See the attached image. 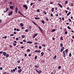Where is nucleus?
<instances>
[{"label": "nucleus", "instance_id": "1", "mask_svg": "<svg viewBox=\"0 0 74 74\" xmlns=\"http://www.w3.org/2000/svg\"><path fill=\"white\" fill-rule=\"evenodd\" d=\"M32 22L35 25H36V26L38 28V29H39L40 30H41V28L40 27H38V25H37V24L36 23H35L33 21H32Z\"/></svg>", "mask_w": 74, "mask_h": 74}, {"label": "nucleus", "instance_id": "2", "mask_svg": "<svg viewBox=\"0 0 74 74\" xmlns=\"http://www.w3.org/2000/svg\"><path fill=\"white\" fill-rule=\"evenodd\" d=\"M35 71H36V72H37V73H38V74H40V73H42V71H41V70H39V71H38V70H37V69L36 68L35 69Z\"/></svg>", "mask_w": 74, "mask_h": 74}, {"label": "nucleus", "instance_id": "3", "mask_svg": "<svg viewBox=\"0 0 74 74\" xmlns=\"http://www.w3.org/2000/svg\"><path fill=\"white\" fill-rule=\"evenodd\" d=\"M12 11H10L9 12L8 14V15L11 16V15H12Z\"/></svg>", "mask_w": 74, "mask_h": 74}, {"label": "nucleus", "instance_id": "4", "mask_svg": "<svg viewBox=\"0 0 74 74\" xmlns=\"http://www.w3.org/2000/svg\"><path fill=\"white\" fill-rule=\"evenodd\" d=\"M23 7H25V8L26 10H27V8H28V7H27V6L26 5H24L23 6Z\"/></svg>", "mask_w": 74, "mask_h": 74}, {"label": "nucleus", "instance_id": "5", "mask_svg": "<svg viewBox=\"0 0 74 74\" xmlns=\"http://www.w3.org/2000/svg\"><path fill=\"white\" fill-rule=\"evenodd\" d=\"M37 35H38V34L37 33H36L35 34L34 36H33V37L34 38H35V37H36V36H37Z\"/></svg>", "mask_w": 74, "mask_h": 74}, {"label": "nucleus", "instance_id": "6", "mask_svg": "<svg viewBox=\"0 0 74 74\" xmlns=\"http://www.w3.org/2000/svg\"><path fill=\"white\" fill-rule=\"evenodd\" d=\"M10 8L11 10H14V6H10Z\"/></svg>", "mask_w": 74, "mask_h": 74}, {"label": "nucleus", "instance_id": "7", "mask_svg": "<svg viewBox=\"0 0 74 74\" xmlns=\"http://www.w3.org/2000/svg\"><path fill=\"white\" fill-rule=\"evenodd\" d=\"M64 47H62V48L61 49L60 51L61 52H62V51H63L64 50Z\"/></svg>", "mask_w": 74, "mask_h": 74}, {"label": "nucleus", "instance_id": "8", "mask_svg": "<svg viewBox=\"0 0 74 74\" xmlns=\"http://www.w3.org/2000/svg\"><path fill=\"white\" fill-rule=\"evenodd\" d=\"M3 54L4 56H6L7 53H6V52H4L3 53Z\"/></svg>", "mask_w": 74, "mask_h": 74}, {"label": "nucleus", "instance_id": "9", "mask_svg": "<svg viewBox=\"0 0 74 74\" xmlns=\"http://www.w3.org/2000/svg\"><path fill=\"white\" fill-rule=\"evenodd\" d=\"M8 8L6 9V11H4V13H5V12H7V11H8Z\"/></svg>", "mask_w": 74, "mask_h": 74}, {"label": "nucleus", "instance_id": "10", "mask_svg": "<svg viewBox=\"0 0 74 74\" xmlns=\"http://www.w3.org/2000/svg\"><path fill=\"white\" fill-rule=\"evenodd\" d=\"M63 53L64 54V58H66V55L65 54V51H63Z\"/></svg>", "mask_w": 74, "mask_h": 74}, {"label": "nucleus", "instance_id": "11", "mask_svg": "<svg viewBox=\"0 0 74 74\" xmlns=\"http://www.w3.org/2000/svg\"><path fill=\"white\" fill-rule=\"evenodd\" d=\"M22 69H19L18 71V73H21V72H22Z\"/></svg>", "mask_w": 74, "mask_h": 74}, {"label": "nucleus", "instance_id": "12", "mask_svg": "<svg viewBox=\"0 0 74 74\" xmlns=\"http://www.w3.org/2000/svg\"><path fill=\"white\" fill-rule=\"evenodd\" d=\"M26 42L28 43V44H32L33 43V42L32 41Z\"/></svg>", "mask_w": 74, "mask_h": 74}, {"label": "nucleus", "instance_id": "13", "mask_svg": "<svg viewBox=\"0 0 74 74\" xmlns=\"http://www.w3.org/2000/svg\"><path fill=\"white\" fill-rule=\"evenodd\" d=\"M58 5L61 8H63V6L61 5V4H59V3H58Z\"/></svg>", "mask_w": 74, "mask_h": 74}, {"label": "nucleus", "instance_id": "14", "mask_svg": "<svg viewBox=\"0 0 74 74\" xmlns=\"http://www.w3.org/2000/svg\"><path fill=\"white\" fill-rule=\"evenodd\" d=\"M18 11V8L17 7L16 8L15 10V12L16 13Z\"/></svg>", "mask_w": 74, "mask_h": 74}, {"label": "nucleus", "instance_id": "15", "mask_svg": "<svg viewBox=\"0 0 74 74\" xmlns=\"http://www.w3.org/2000/svg\"><path fill=\"white\" fill-rule=\"evenodd\" d=\"M68 49H67L65 51V53H67V52H68Z\"/></svg>", "mask_w": 74, "mask_h": 74}, {"label": "nucleus", "instance_id": "16", "mask_svg": "<svg viewBox=\"0 0 74 74\" xmlns=\"http://www.w3.org/2000/svg\"><path fill=\"white\" fill-rule=\"evenodd\" d=\"M60 40H63V37L62 36H61Z\"/></svg>", "mask_w": 74, "mask_h": 74}, {"label": "nucleus", "instance_id": "17", "mask_svg": "<svg viewBox=\"0 0 74 74\" xmlns=\"http://www.w3.org/2000/svg\"><path fill=\"white\" fill-rule=\"evenodd\" d=\"M56 59V55H55V56L53 58V59Z\"/></svg>", "mask_w": 74, "mask_h": 74}, {"label": "nucleus", "instance_id": "18", "mask_svg": "<svg viewBox=\"0 0 74 74\" xmlns=\"http://www.w3.org/2000/svg\"><path fill=\"white\" fill-rule=\"evenodd\" d=\"M41 22L43 24H45V21L44 20H41Z\"/></svg>", "mask_w": 74, "mask_h": 74}, {"label": "nucleus", "instance_id": "19", "mask_svg": "<svg viewBox=\"0 0 74 74\" xmlns=\"http://www.w3.org/2000/svg\"><path fill=\"white\" fill-rule=\"evenodd\" d=\"M35 19H36V20H37V19H40V18L39 17H35Z\"/></svg>", "mask_w": 74, "mask_h": 74}, {"label": "nucleus", "instance_id": "20", "mask_svg": "<svg viewBox=\"0 0 74 74\" xmlns=\"http://www.w3.org/2000/svg\"><path fill=\"white\" fill-rule=\"evenodd\" d=\"M20 25L21 27H23V23H21L20 24Z\"/></svg>", "mask_w": 74, "mask_h": 74}, {"label": "nucleus", "instance_id": "21", "mask_svg": "<svg viewBox=\"0 0 74 74\" xmlns=\"http://www.w3.org/2000/svg\"><path fill=\"white\" fill-rule=\"evenodd\" d=\"M60 47L62 48V47H63V44L61 43L60 44Z\"/></svg>", "mask_w": 74, "mask_h": 74}, {"label": "nucleus", "instance_id": "22", "mask_svg": "<svg viewBox=\"0 0 74 74\" xmlns=\"http://www.w3.org/2000/svg\"><path fill=\"white\" fill-rule=\"evenodd\" d=\"M67 3H68V1H66L65 2V4H67Z\"/></svg>", "mask_w": 74, "mask_h": 74}, {"label": "nucleus", "instance_id": "23", "mask_svg": "<svg viewBox=\"0 0 74 74\" xmlns=\"http://www.w3.org/2000/svg\"><path fill=\"white\" fill-rule=\"evenodd\" d=\"M52 10H51V11L52 12H53V11H54V8H52Z\"/></svg>", "mask_w": 74, "mask_h": 74}, {"label": "nucleus", "instance_id": "24", "mask_svg": "<svg viewBox=\"0 0 74 74\" xmlns=\"http://www.w3.org/2000/svg\"><path fill=\"white\" fill-rule=\"evenodd\" d=\"M6 58H8V57H9V55H8V54H7L6 55Z\"/></svg>", "mask_w": 74, "mask_h": 74}, {"label": "nucleus", "instance_id": "25", "mask_svg": "<svg viewBox=\"0 0 74 74\" xmlns=\"http://www.w3.org/2000/svg\"><path fill=\"white\" fill-rule=\"evenodd\" d=\"M13 45L14 46H16V43H15L14 42L13 43Z\"/></svg>", "mask_w": 74, "mask_h": 74}, {"label": "nucleus", "instance_id": "26", "mask_svg": "<svg viewBox=\"0 0 74 74\" xmlns=\"http://www.w3.org/2000/svg\"><path fill=\"white\" fill-rule=\"evenodd\" d=\"M43 13L44 14H45V15H46V14H47V12H45V10L43 11Z\"/></svg>", "mask_w": 74, "mask_h": 74}, {"label": "nucleus", "instance_id": "27", "mask_svg": "<svg viewBox=\"0 0 74 74\" xmlns=\"http://www.w3.org/2000/svg\"><path fill=\"white\" fill-rule=\"evenodd\" d=\"M25 32H29V30H28L27 29L25 30Z\"/></svg>", "mask_w": 74, "mask_h": 74}, {"label": "nucleus", "instance_id": "28", "mask_svg": "<svg viewBox=\"0 0 74 74\" xmlns=\"http://www.w3.org/2000/svg\"><path fill=\"white\" fill-rule=\"evenodd\" d=\"M41 55H42V56H43V55H44V53L43 52H42L41 53Z\"/></svg>", "mask_w": 74, "mask_h": 74}, {"label": "nucleus", "instance_id": "29", "mask_svg": "<svg viewBox=\"0 0 74 74\" xmlns=\"http://www.w3.org/2000/svg\"><path fill=\"white\" fill-rule=\"evenodd\" d=\"M58 69H61V66H59L58 67Z\"/></svg>", "mask_w": 74, "mask_h": 74}, {"label": "nucleus", "instance_id": "30", "mask_svg": "<svg viewBox=\"0 0 74 74\" xmlns=\"http://www.w3.org/2000/svg\"><path fill=\"white\" fill-rule=\"evenodd\" d=\"M18 13H19V14H20L21 15H22V13H21V12H20V11H18Z\"/></svg>", "mask_w": 74, "mask_h": 74}, {"label": "nucleus", "instance_id": "31", "mask_svg": "<svg viewBox=\"0 0 74 74\" xmlns=\"http://www.w3.org/2000/svg\"><path fill=\"white\" fill-rule=\"evenodd\" d=\"M71 14V12H69V13H67V15L68 16V15H69V14Z\"/></svg>", "mask_w": 74, "mask_h": 74}, {"label": "nucleus", "instance_id": "32", "mask_svg": "<svg viewBox=\"0 0 74 74\" xmlns=\"http://www.w3.org/2000/svg\"><path fill=\"white\" fill-rule=\"evenodd\" d=\"M67 27L68 29H71V28H70L69 26H68Z\"/></svg>", "mask_w": 74, "mask_h": 74}, {"label": "nucleus", "instance_id": "33", "mask_svg": "<svg viewBox=\"0 0 74 74\" xmlns=\"http://www.w3.org/2000/svg\"><path fill=\"white\" fill-rule=\"evenodd\" d=\"M67 33H68V32H67V31H65L64 33L65 34H67Z\"/></svg>", "mask_w": 74, "mask_h": 74}, {"label": "nucleus", "instance_id": "34", "mask_svg": "<svg viewBox=\"0 0 74 74\" xmlns=\"http://www.w3.org/2000/svg\"><path fill=\"white\" fill-rule=\"evenodd\" d=\"M46 18V21H49V19L48 18V17H47Z\"/></svg>", "mask_w": 74, "mask_h": 74}, {"label": "nucleus", "instance_id": "35", "mask_svg": "<svg viewBox=\"0 0 74 74\" xmlns=\"http://www.w3.org/2000/svg\"><path fill=\"white\" fill-rule=\"evenodd\" d=\"M34 4V3H31L30 4V5H31V6H32V5H33V4Z\"/></svg>", "mask_w": 74, "mask_h": 74}, {"label": "nucleus", "instance_id": "36", "mask_svg": "<svg viewBox=\"0 0 74 74\" xmlns=\"http://www.w3.org/2000/svg\"><path fill=\"white\" fill-rule=\"evenodd\" d=\"M27 52H30V49H27Z\"/></svg>", "mask_w": 74, "mask_h": 74}, {"label": "nucleus", "instance_id": "37", "mask_svg": "<svg viewBox=\"0 0 74 74\" xmlns=\"http://www.w3.org/2000/svg\"><path fill=\"white\" fill-rule=\"evenodd\" d=\"M3 52V51H0V54H2Z\"/></svg>", "mask_w": 74, "mask_h": 74}, {"label": "nucleus", "instance_id": "38", "mask_svg": "<svg viewBox=\"0 0 74 74\" xmlns=\"http://www.w3.org/2000/svg\"><path fill=\"white\" fill-rule=\"evenodd\" d=\"M42 46L44 47H46V45L45 44H43L42 45Z\"/></svg>", "mask_w": 74, "mask_h": 74}, {"label": "nucleus", "instance_id": "39", "mask_svg": "<svg viewBox=\"0 0 74 74\" xmlns=\"http://www.w3.org/2000/svg\"><path fill=\"white\" fill-rule=\"evenodd\" d=\"M21 37L22 38H25V36L24 35H23Z\"/></svg>", "mask_w": 74, "mask_h": 74}, {"label": "nucleus", "instance_id": "40", "mask_svg": "<svg viewBox=\"0 0 74 74\" xmlns=\"http://www.w3.org/2000/svg\"><path fill=\"white\" fill-rule=\"evenodd\" d=\"M19 31H20V29H16L17 32H19Z\"/></svg>", "mask_w": 74, "mask_h": 74}, {"label": "nucleus", "instance_id": "41", "mask_svg": "<svg viewBox=\"0 0 74 74\" xmlns=\"http://www.w3.org/2000/svg\"><path fill=\"white\" fill-rule=\"evenodd\" d=\"M37 56H36L35 57V59H36H36H37Z\"/></svg>", "mask_w": 74, "mask_h": 74}, {"label": "nucleus", "instance_id": "42", "mask_svg": "<svg viewBox=\"0 0 74 74\" xmlns=\"http://www.w3.org/2000/svg\"><path fill=\"white\" fill-rule=\"evenodd\" d=\"M69 57H70L71 56V53H70L69 54Z\"/></svg>", "mask_w": 74, "mask_h": 74}, {"label": "nucleus", "instance_id": "43", "mask_svg": "<svg viewBox=\"0 0 74 74\" xmlns=\"http://www.w3.org/2000/svg\"><path fill=\"white\" fill-rule=\"evenodd\" d=\"M55 31H56V30H55L53 29L52 30V32H55Z\"/></svg>", "mask_w": 74, "mask_h": 74}, {"label": "nucleus", "instance_id": "44", "mask_svg": "<svg viewBox=\"0 0 74 74\" xmlns=\"http://www.w3.org/2000/svg\"><path fill=\"white\" fill-rule=\"evenodd\" d=\"M34 52H36L37 53H38V51L36 50V51H34Z\"/></svg>", "mask_w": 74, "mask_h": 74}, {"label": "nucleus", "instance_id": "45", "mask_svg": "<svg viewBox=\"0 0 74 74\" xmlns=\"http://www.w3.org/2000/svg\"><path fill=\"white\" fill-rule=\"evenodd\" d=\"M25 57H26L27 56V53H25V55H24Z\"/></svg>", "mask_w": 74, "mask_h": 74}, {"label": "nucleus", "instance_id": "46", "mask_svg": "<svg viewBox=\"0 0 74 74\" xmlns=\"http://www.w3.org/2000/svg\"><path fill=\"white\" fill-rule=\"evenodd\" d=\"M26 40H23V42H26Z\"/></svg>", "mask_w": 74, "mask_h": 74}, {"label": "nucleus", "instance_id": "47", "mask_svg": "<svg viewBox=\"0 0 74 74\" xmlns=\"http://www.w3.org/2000/svg\"><path fill=\"white\" fill-rule=\"evenodd\" d=\"M42 48V47L41 46H39V49H41Z\"/></svg>", "mask_w": 74, "mask_h": 74}, {"label": "nucleus", "instance_id": "48", "mask_svg": "<svg viewBox=\"0 0 74 74\" xmlns=\"http://www.w3.org/2000/svg\"><path fill=\"white\" fill-rule=\"evenodd\" d=\"M10 36H14V34H10Z\"/></svg>", "mask_w": 74, "mask_h": 74}, {"label": "nucleus", "instance_id": "49", "mask_svg": "<svg viewBox=\"0 0 74 74\" xmlns=\"http://www.w3.org/2000/svg\"><path fill=\"white\" fill-rule=\"evenodd\" d=\"M9 47L10 48H12V46H11V45H10L9 46Z\"/></svg>", "mask_w": 74, "mask_h": 74}, {"label": "nucleus", "instance_id": "50", "mask_svg": "<svg viewBox=\"0 0 74 74\" xmlns=\"http://www.w3.org/2000/svg\"><path fill=\"white\" fill-rule=\"evenodd\" d=\"M11 73H14V71H13V70H12V69L11 70Z\"/></svg>", "mask_w": 74, "mask_h": 74}, {"label": "nucleus", "instance_id": "51", "mask_svg": "<svg viewBox=\"0 0 74 74\" xmlns=\"http://www.w3.org/2000/svg\"><path fill=\"white\" fill-rule=\"evenodd\" d=\"M7 37L5 36L4 37H3V38H7Z\"/></svg>", "mask_w": 74, "mask_h": 74}, {"label": "nucleus", "instance_id": "52", "mask_svg": "<svg viewBox=\"0 0 74 74\" xmlns=\"http://www.w3.org/2000/svg\"><path fill=\"white\" fill-rule=\"evenodd\" d=\"M35 67H36V68H38V66H37L36 65H35Z\"/></svg>", "mask_w": 74, "mask_h": 74}, {"label": "nucleus", "instance_id": "53", "mask_svg": "<svg viewBox=\"0 0 74 74\" xmlns=\"http://www.w3.org/2000/svg\"><path fill=\"white\" fill-rule=\"evenodd\" d=\"M9 3H10V4L11 5V4H12V2L11 1V2H9Z\"/></svg>", "mask_w": 74, "mask_h": 74}, {"label": "nucleus", "instance_id": "54", "mask_svg": "<svg viewBox=\"0 0 74 74\" xmlns=\"http://www.w3.org/2000/svg\"><path fill=\"white\" fill-rule=\"evenodd\" d=\"M48 51H49V52H51V49H48Z\"/></svg>", "mask_w": 74, "mask_h": 74}, {"label": "nucleus", "instance_id": "55", "mask_svg": "<svg viewBox=\"0 0 74 74\" xmlns=\"http://www.w3.org/2000/svg\"><path fill=\"white\" fill-rule=\"evenodd\" d=\"M16 40H19V38H16Z\"/></svg>", "mask_w": 74, "mask_h": 74}, {"label": "nucleus", "instance_id": "56", "mask_svg": "<svg viewBox=\"0 0 74 74\" xmlns=\"http://www.w3.org/2000/svg\"><path fill=\"white\" fill-rule=\"evenodd\" d=\"M18 69H21V67L20 66H18Z\"/></svg>", "mask_w": 74, "mask_h": 74}, {"label": "nucleus", "instance_id": "57", "mask_svg": "<svg viewBox=\"0 0 74 74\" xmlns=\"http://www.w3.org/2000/svg\"><path fill=\"white\" fill-rule=\"evenodd\" d=\"M29 28L30 29H32V26H30L29 27Z\"/></svg>", "mask_w": 74, "mask_h": 74}, {"label": "nucleus", "instance_id": "58", "mask_svg": "<svg viewBox=\"0 0 74 74\" xmlns=\"http://www.w3.org/2000/svg\"><path fill=\"white\" fill-rule=\"evenodd\" d=\"M0 69L1 70H3V68H2V67H1L0 68Z\"/></svg>", "mask_w": 74, "mask_h": 74}, {"label": "nucleus", "instance_id": "59", "mask_svg": "<svg viewBox=\"0 0 74 74\" xmlns=\"http://www.w3.org/2000/svg\"><path fill=\"white\" fill-rule=\"evenodd\" d=\"M24 48V47L23 46H22L21 47V49H22L23 48Z\"/></svg>", "mask_w": 74, "mask_h": 74}, {"label": "nucleus", "instance_id": "60", "mask_svg": "<svg viewBox=\"0 0 74 74\" xmlns=\"http://www.w3.org/2000/svg\"><path fill=\"white\" fill-rule=\"evenodd\" d=\"M34 44L35 45H37V42H36L34 43Z\"/></svg>", "mask_w": 74, "mask_h": 74}, {"label": "nucleus", "instance_id": "61", "mask_svg": "<svg viewBox=\"0 0 74 74\" xmlns=\"http://www.w3.org/2000/svg\"><path fill=\"white\" fill-rule=\"evenodd\" d=\"M17 63H20V61L19 60H18V61H17Z\"/></svg>", "mask_w": 74, "mask_h": 74}, {"label": "nucleus", "instance_id": "62", "mask_svg": "<svg viewBox=\"0 0 74 74\" xmlns=\"http://www.w3.org/2000/svg\"><path fill=\"white\" fill-rule=\"evenodd\" d=\"M37 12H40V10L39 9H38L37 10Z\"/></svg>", "mask_w": 74, "mask_h": 74}, {"label": "nucleus", "instance_id": "63", "mask_svg": "<svg viewBox=\"0 0 74 74\" xmlns=\"http://www.w3.org/2000/svg\"><path fill=\"white\" fill-rule=\"evenodd\" d=\"M7 74V73H6V72H4V73H3V74Z\"/></svg>", "mask_w": 74, "mask_h": 74}, {"label": "nucleus", "instance_id": "64", "mask_svg": "<svg viewBox=\"0 0 74 74\" xmlns=\"http://www.w3.org/2000/svg\"><path fill=\"white\" fill-rule=\"evenodd\" d=\"M51 16H52H52H53V14H51Z\"/></svg>", "mask_w": 74, "mask_h": 74}]
</instances>
